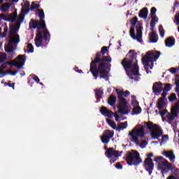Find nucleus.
Masks as SVG:
<instances>
[{
	"label": "nucleus",
	"instance_id": "obj_32",
	"mask_svg": "<svg viewBox=\"0 0 179 179\" xmlns=\"http://www.w3.org/2000/svg\"><path fill=\"white\" fill-rule=\"evenodd\" d=\"M141 112H142V108H141L140 106H138L133 108L132 114L138 115V114H141Z\"/></svg>",
	"mask_w": 179,
	"mask_h": 179
},
{
	"label": "nucleus",
	"instance_id": "obj_12",
	"mask_svg": "<svg viewBox=\"0 0 179 179\" xmlns=\"http://www.w3.org/2000/svg\"><path fill=\"white\" fill-rule=\"evenodd\" d=\"M130 36L133 38V40H137L138 43H142L143 40H142V27H138L136 29V36H135V29L134 27L130 28Z\"/></svg>",
	"mask_w": 179,
	"mask_h": 179
},
{
	"label": "nucleus",
	"instance_id": "obj_19",
	"mask_svg": "<svg viewBox=\"0 0 179 179\" xmlns=\"http://www.w3.org/2000/svg\"><path fill=\"white\" fill-rule=\"evenodd\" d=\"M163 155L164 157H168L170 162L174 163L176 160V155H174V152H173V151H164Z\"/></svg>",
	"mask_w": 179,
	"mask_h": 179
},
{
	"label": "nucleus",
	"instance_id": "obj_10",
	"mask_svg": "<svg viewBox=\"0 0 179 179\" xmlns=\"http://www.w3.org/2000/svg\"><path fill=\"white\" fill-rule=\"evenodd\" d=\"M145 124L148 129L152 130L151 135L154 139H158V138L162 136L163 133L157 124H153V122H149L148 123Z\"/></svg>",
	"mask_w": 179,
	"mask_h": 179
},
{
	"label": "nucleus",
	"instance_id": "obj_4",
	"mask_svg": "<svg viewBox=\"0 0 179 179\" xmlns=\"http://www.w3.org/2000/svg\"><path fill=\"white\" fill-rule=\"evenodd\" d=\"M19 29H20V22H16L15 24L10 25V31H9V43L5 46V51L6 52H13L15 50L13 48V44H19L20 43V36L17 34L19 31Z\"/></svg>",
	"mask_w": 179,
	"mask_h": 179
},
{
	"label": "nucleus",
	"instance_id": "obj_15",
	"mask_svg": "<svg viewBox=\"0 0 179 179\" xmlns=\"http://www.w3.org/2000/svg\"><path fill=\"white\" fill-rule=\"evenodd\" d=\"M104 149L106 150L105 155L108 159H111V157H120V156H121L120 152H118L117 150H114V148H110L108 149L107 146H105Z\"/></svg>",
	"mask_w": 179,
	"mask_h": 179
},
{
	"label": "nucleus",
	"instance_id": "obj_3",
	"mask_svg": "<svg viewBox=\"0 0 179 179\" xmlns=\"http://www.w3.org/2000/svg\"><path fill=\"white\" fill-rule=\"evenodd\" d=\"M138 60L136 58L132 59H128L124 58L122 61V65L127 72V75L129 76V79L134 80V82H138L141 78V74H139V66H138Z\"/></svg>",
	"mask_w": 179,
	"mask_h": 179
},
{
	"label": "nucleus",
	"instance_id": "obj_8",
	"mask_svg": "<svg viewBox=\"0 0 179 179\" xmlns=\"http://www.w3.org/2000/svg\"><path fill=\"white\" fill-rule=\"evenodd\" d=\"M126 162L129 166H139L142 163V158L138 151L131 150L127 152Z\"/></svg>",
	"mask_w": 179,
	"mask_h": 179
},
{
	"label": "nucleus",
	"instance_id": "obj_33",
	"mask_svg": "<svg viewBox=\"0 0 179 179\" xmlns=\"http://www.w3.org/2000/svg\"><path fill=\"white\" fill-rule=\"evenodd\" d=\"M16 17L17 16L15 14H10L7 16V20H8V22H12L13 23V22L16 20Z\"/></svg>",
	"mask_w": 179,
	"mask_h": 179
},
{
	"label": "nucleus",
	"instance_id": "obj_21",
	"mask_svg": "<svg viewBox=\"0 0 179 179\" xmlns=\"http://www.w3.org/2000/svg\"><path fill=\"white\" fill-rule=\"evenodd\" d=\"M176 44V39L173 36L168 37L165 40V45L166 47H173Z\"/></svg>",
	"mask_w": 179,
	"mask_h": 179
},
{
	"label": "nucleus",
	"instance_id": "obj_46",
	"mask_svg": "<svg viewBox=\"0 0 179 179\" xmlns=\"http://www.w3.org/2000/svg\"><path fill=\"white\" fill-rule=\"evenodd\" d=\"M33 79L35 80V82H36V83H40V78H38L37 76H34Z\"/></svg>",
	"mask_w": 179,
	"mask_h": 179
},
{
	"label": "nucleus",
	"instance_id": "obj_9",
	"mask_svg": "<svg viewBox=\"0 0 179 179\" xmlns=\"http://www.w3.org/2000/svg\"><path fill=\"white\" fill-rule=\"evenodd\" d=\"M160 57V52H148L145 57L142 58L143 64L145 65V68H149V65H153L155 61H157V58Z\"/></svg>",
	"mask_w": 179,
	"mask_h": 179
},
{
	"label": "nucleus",
	"instance_id": "obj_41",
	"mask_svg": "<svg viewBox=\"0 0 179 179\" xmlns=\"http://www.w3.org/2000/svg\"><path fill=\"white\" fill-rule=\"evenodd\" d=\"M171 90V85L165 84V88L164 89V92H169Z\"/></svg>",
	"mask_w": 179,
	"mask_h": 179
},
{
	"label": "nucleus",
	"instance_id": "obj_55",
	"mask_svg": "<svg viewBox=\"0 0 179 179\" xmlns=\"http://www.w3.org/2000/svg\"><path fill=\"white\" fill-rule=\"evenodd\" d=\"M115 121H117V122H118L120 116L118 115H115Z\"/></svg>",
	"mask_w": 179,
	"mask_h": 179
},
{
	"label": "nucleus",
	"instance_id": "obj_35",
	"mask_svg": "<svg viewBox=\"0 0 179 179\" xmlns=\"http://www.w3.org/2000/svg\"><path fill=\"white\" fill-rule=\"evenodd\" d=\"M4 86H8L9 87H12L13 90H15V83H12V81L8 80L7 83H3Z\"/></svg>",
	"mask_w": 179,
	"mask_h": 179
},
{
	"label": "nucleus",
	"instance_id": "obj_51",
	"mask_svg": "<svg viewBox=\"0 0 179 179\" xmlns=\"http://www.w3.org/2000/svg\"><path fill=\"white\" fill-rule=\"evenodd\" d=\"M74 70L76 71V72H78V73H83V71H82V70H79V68L76 67L74 69Z\"/></svg>",
	"mask_w": 179,
	"mask_h": 179
},
{
	"label": "nucleus",
	"instance_id": "obj_45",
	"mask_svg": "<svg viewBox=\"0 0 179 179\" xmlns=\"http://www.w3.org/2000/svg\"><path fill=\"white\" fill-rule=\"evenodd\" d=\"M146 145H148V142L146 141H143L140 144V146L143 149V148H146Z\"/></svg>",
	"mask_w": 179,
	"mask_h": 179
},
{
	"label": "nucleus",
	"instance_id": "obj_29",
	"mask_svg": "<svg viewBox=\"0 0 179 179\" xmlns=\"http://www.w3.org/2000/svg\"><path fill=\"white\" fill-rule=\"evenodd\" d=\"M2 12L6 13L9 10V8H10V4L8 3H3L1 6Z\"/></svg>",
	"mask_w": 179,
	"mask_h": 179
},
{
	"label": "nucleus",
	"instance_id": "obj_40",
	"mask_svg": "<svg viewBox=\"0 0 179 179\" xmlns=\"http://www.w3.org/2000/svg\"><path fill=\"white\" fill-rule=\"evenodd\" d=\"M40 8V4H37L34 2H32L31 6V9H38Z\"/></svg>",
	"mask_w": 179,
	"mask_h": 179
},
{
	"label": "nucleus",
	"instance_id": "obj_57",
	"mask_svg": "<svg viewBox=\"0 0 179 179\" xmlns=\"http://www.w3.org/2000/svg\"><path fill=\"white\" fill-rule=\"evenodd\" d=\"M176 93H179V86H176Z\"/></svg>",
	"mask_w": 179,
	"mask_h": 179
},
{
	"label": "nucleus",
	"instance_id": "obj_27",
	"mask_svg": "<svg viewBox=\"0 0 179 179\" xmlns=\"http://www.w3.org/2000/svg\"><path fill=\"white\" fill-rule=\"evenodd\" d=\"M6 33H8V26L3 25V32L2 33V28L0 27V37L3 38L6 37Z\"/></svg>",
	"mask_w": 179,
	"mask_h": 179
},
{
	"label": "nucleus",
	"instance_id": "obj_2",
	"mask_svg": "<svg viewBox=\"0 0 179 179\" xmlns=\"http://www.w3.org/2000/svg\"><path fill=\"white\" fill-rule=\"evenodd\" d=\"M108 51V48L107 46H103L101 48V52L96 53L94 60L91 62L90 72L92 73L94 78L97 79L99 78V73L100 78H107L108 73L107 72V68H108V64L106 62H101L97 66V64L100 62V58Z\"/></svg>",
	"mask_w": 179,
	"mask_h": 179
},
{
	"label": "nucleus",
	"instance_id": "obj_60",
	"mask_svg": "<svg viewBox=\"0 0 179 179\" xmlns=\"http://www.w3.org/2000/svg\"><path fill=\"white\" fill-rule=\"evenodd\" d=\"M132 52H134V50H129V54H132Z\"/></svg>",
	"mask_w": 179,
	"mask_h": 179
},
{
	"label": "nucleus",
	"instance_id": "obj_31",
	"mask_svg": "<svg viewBox=\"0 0 179 179\" xmlns=\"http://www.w3.org/2000/svg\"><path fill=\"white\" fill-rule=\"evenodd\" d=\"M168 99L171 103H173V101H176L177 100H179L177 99V96L174 93H171L170 96H168Z\"/></svg>",
	"mask_w": 179,
	"mask_h": 179
},
{
	"label": "nucleus",
	"instance_id": "obj_50",
	"mask_svg": "<svg viewBox=\"0 0 179 179\" xmlns=\"http://www.w3.org/2000/svg\"><path fill=\"white\" fill-rule=\"evenodd\" d=\"M166 179H179V178H176V176H174L173 175H171Z\"/></svg>",
	"mask_w": 179,
	"mask_h": 179
},
{
	"label": "nucleus",
	"instance_id": "obj_25",
	"mask_svg": "<svg viewBox=\"0 0 179 179\" xmlns=\"http://www.w3.org/2000/svg\"><path fill=\"white\" fill-rule=\"evenodd\" d=\"M128 127V124L127 122L119 123L117 125V128L116 129L117 131H123V129H127Z\"/></svg>",
	"mask_w": 179,
	"mask_h": 179
},
{
	"label": "nucleus",
	"instance_id": "obj_16",
	"mask_svg": "<svg viewBox=\"0 0 179 179\" xmlns=\"http://www.w3.org/2000/svg\"><path fill=\"white\" fill-rule=\"evenodd\" d=\"M155 167V164L152 160V158L147 157L144 161V169L148 171L150 176L153 171V168Z\"/></svg>",
	"mask_w": 179,
	"mask_h": 179
},
{
	"label": "nucleus",
	"instance_id": "obj_48",
	"mask_svg": "<svg viewBox=\"0 0 179 179\" xmlns=\"http://www.w3.org/2000/svg\"><path fill=\"white\" fill-rule=\"evenodd\" d=\"M169 71L171 72V73H176L177 72V69H176V68H171L169 69Z\"/></svg>",
	"mask_w": 179,
	"mask_h": 179
},
{
	"label": "nucleus",
	"instance_id": "obj_36",
	"mask_svg": "<svg viewBox=\"0 0 179 179\" xmlns=\"http://www.w3.org/2000/svg\"><path fill=\"white\" fill-rule=\"evenodd\" d=\"M95 94H96V97H98V99H100V97H101V96H103V91H101L100 90H95Z\"/></svg>",
	"mask_w": 179,
	"mask_h": 179
},
{
	"label": "nucleus",
	"instance_id": "obj_39",
	"mask_svg": "<svg viewBox=\"0 0 179 179\" xmlns=\"http://www.w3.org/2000/svg\"><path fill=\"white\" fill-rule=\"evenodd\" d=\"M130 23L133 24V26H135V24L138 23V17H134V18H132L130 21Z\"/></svg>",
	"mask_w": 179,
	"mask_h": 179
},
{
	"label": "nucleus",
	"instance_id": "obj_34",
	"mask_svg": "<svg viewBox=\"0 0 179 179\" xmlns=\"http://www.w3.org/2000/svg\"><path fill=\"white\" fill-rule=\"evenodd\" d=\"M6 59H8V55H6V53L0 52V62H4Z\"/></svg>",
	"mask_w": 179,
	"mask_h": 179
},
{
	"label": "nucleus",
	"instance_id": "obj_30",
	"mask_svg": "<svg viewBox=\"0 0 179 179\" xmlns=\"http://www.w3.org/2000/svg\"><path fill=\"white\" fill-rule=\"evenodd\" d=\"M106 122L113 129H117V124H115V122L111 120L110 119H106Z\"/></svg>",
	"mask_w": 179,
	"mask_h": 179
},
{
	"label": "nucleus",
	"instance_id": "obj_64",
	"mask_svg": "<svg viewBox=\"0 0 179 179\" xmlns=\"http://www.w3.org/2000/svg\"><path fill=\"white\" fill-rule=\"evenodd\" d=\"M178 136H179V130L178 131Z\"/></svg>",
	"mask_w": 179,
	"mask_h": 179
},
{
	"label": "nucleus",
	"instance_id": "obj_43",
	"mask_svg": "<svg viewBox=\"0 0 179 179\" xmlns=\"http://www.w3.org/2000/svg\"><path fill=\"white\" fill-rule=\"evenodd\" d=\"M156 12H157L156 8L152 7L150 10V16L156 15Z\"/></svg>",
	"mask_w": 179,
	"mask_h": 179
},
{
	"label": "nucleus",
	"instance_id": "obj_58",
	"mask_svg": "<svg viewBox=\"0 0 179 179\" xmlns=\"http://www.w3.org/2000/svg\"><path fill=\"white\" fill-rule=\"evenodd\" d=\"M164 138H166V139H168L169 138V136H167V135L163 136L162 138L164 139Z\"/></svg>",
	"mask_w": 179,
	"mask_h": 179
},
{
	"label": "nucleus",
	"instance_id": "obj_52",
	"mask_svg": "<svg viewBox=\"0 0 179 179\" xmlns=\"http://www.w3.org/2000/svg\"><path fill=\"white\" fill-rule=\"evenodd\" d=\"M129 94H130L129 91H125V92H124V97H127V96H129Z\"/></svg>",
	"mask_w": 179,
	"mask_h": 179
},
{
	"label": "nucleus",
	"instance_id": "obj_42",
	"mask_svg": "<svg viewBox=\"0 0 179 179\" xmlns=\"http://www.w3.org/2000/svg\"><path fill=\"white\" fill-rule=\"evenodd\" d=\"M7 65H9V63H4L1 66H0V75H2V70L5 69Z\"/></svg>",
	"mask_w": 179,
	"mask_h": 179
},
{
	"label": "nucleus",
	"instance_id": "obj_1",
	"mask_svg": "<svg viewBox=\"0 0 179 179\" xmlns=\"http://www.w3.org/2000/svg\"><path fill=\"white\" fill-rule=\"evenodd\" d=\"M36 13L40 20H31L29 26L31 29H37V34L34 40L36 47L45 46L48 43H50V32L46 29L45 21L44 20L45 15L43 9H37Z\"/></svg>",
	"mask_w": 179,
	"mask_h": 179
},
{
	"label": "nucleus",
	"instance_id": "obj_47",
	"mask_svg": "<svg viewBox=\"0 0 179 179\" xmlns=\"http://www.w3.org/2000/svg\"><path fill=\"white\" fill-rule=\"evenodd\" d=\"M167 92V91H164V92L162 93V97H161V99H164V100L165 97L167 96V92Z\"/></svg>",
	"mask_w": 179,
	"mask_h": 179
},
{
	"label": "nucleus",
	"instance_id": "obj_18",
	"mask_svg": "<svg viewBox=\"0 0 179 179\" xmlns=\"http://www.w3.org/2000/svg\"><path fill=\"white\" fill-rule=\"evenodd\" d=\"M100 111L103 115H104L105 117H108V118H111V117L114 115V113L108 110L105 106H101Z\"/></svg>",
	"mask_w": 179,
	"mask_h": 179
},
{
	"label": "nucleus",
	"instance_id": "obj_56",
	"mask_svg": "<svg viewBox=\"0 0 179 179\" xmlns=\"http://www.w3.org/2000/svg\"><path fill=\"white\" fill-rule=\"evenodd\" d=\"M175 85H176V86H178H178H179V80H176Z\"/></svg>",
	"mask_w": 179,
	"mask_h": 179
},
{
	"label": "nucleus",
	"instance_id": "obj_61",
	"mask_svg": "<svg viewBox=\"0 0 179 179\" xmlns=\"http://www.w3.org/2000/svg\"><path fill=\"white\" fill-rule=\"evenodd\" d=\"M12 2H18L19 0H11Z\"/></svg>",
	"mask_w": 179,
	"mask_h": 179
},
{
	"label": "nucleus",
	"instance_id": "obj_37",
	"mask_svg": "<svg viewBox=\"0 0 179 179\" xmlns=\"http://www.w3.org/2000/svg\"><path fill=\"white\" fill-rule=\"evenodd\" d=\"M159 31L161 37H164V29H163V26L159 25Z\"/></svg>",
	"mask_w": 179,
	"mask_h": 179
},
{
	"label": "nucleus",
	"instance_id": "obj_7",
	"mask_svg": "<svg viewBox=\"0 0 179 179\" xmlns=\"http://www.w3.org/2000/svg\"><path fill=\"white\" fill-rule=\"evenodd\" d=\"M131 142H134L139 146V138L145 136V126L137 125L129 134Z\"/></svg>",
	"mask_w": 179,
	"mask_h": 179
},
{
	"label": "nucleus",
	"instance_id": "obj_44",
	"mask_svg": "<svg viewBox=\"0 0 179 179\" xmlns=\"http://www.w3.org/2000/svg\"><path fill=\"white\" fill-rule=\"evenodd\" d=\"M115 167L116 169H118V170H122V165L121 164L120 162H117L116 164H115Z\"/></svg>",
	"mask_w": 179,
	"mask_h": 179
},
{
	"label": "nucleus",
	"instance_id": "obj_6",
	"mask_svg": "<svg viewBox=\"0 0 179 179\" xmlns=\"http://www.w3.org/2000/svg\"><path fill=\"white\" fill-rule=\"evenodd\" d=\"M116 93L117 94V97L119 99V104L117 106L118 113L120 114L126 115L129 114L131 112V106H128V102L125 98L122 97L124 96V92L118 90L116 89Z\"/></svg>",
	"mask_w": 179,
	"mask_h": 179
},
{
	"label": "nucleus",
	"instance_id": "obj_53",
	"mask_svg": "<svg viewBox=\"0 0 179 179\" xmlns=\"http://www.w3.org/2000/svg\"><path fill=\"white\" fill-rule=\"evenodd\" d=\"M17 72H19V70H16V71H12L11 72V75L15 76V75H16V73H17Z\"/></svg>",
	"mask_w": 179,
	"mask_h": 179
},
{
	"label": "nucleus",
	"instance_id": "obj_62",
	"mask_svg": "<svg viewBox=\"0 0 179 179\" xmlns=\"http://www.w3.org/2000/svg\"><path fill=\"white\" fill-rule=\"evenodd\" d=\"M1 3H3V0H0V5H1Z\"/></svg>",
	"mask_w": 179,
	"mask_h": 179
},
{
	"label": "nucleus",
	"instance_id": "obj_17",
	"mask_svg": "<svg viewBox=\"0 0 179 179\" xmlns=\"http://www.w3.org/2000/svg\"><path fill=\"white\" fill-rule=\"evenodd\" d=\"M152 90L155 94L162 93L163 92V83L161 82L155 83L152 85Z\"/></svg>",
	"mask_w": 179,
	"mask_h": 179
},
{
	"label": "nucleus",
	"instance_id": "obj_28",
	"mask_svg": "<svg viewBox=\"0 0 179 179\" xmlns=\"http://www.w3.org/2000/svg\"><path fill=\"white\" fill-rule=\"evenodd\" d=\"M150 39L151 43H157V34L152 32L150 35Z\"/></svg>",
	"mask_w": 179,
	"mask_h": 179
},
{
	"label": "nucleus",
	"instance_id": "obj_49",
	"mask_svg": "<svg viewBox=\"0 0 179 179\" xmlns=\"http://www.w3.org/2000/svg\"><path fill=\"white\" fill-rule=\"evenodd\" d=\"M175 19L176 20V24H179V14L175 16Z\"/></svg>",
	"mask_w": 179,
	"mask_h": 179
},
{
	"label": "nucleus",
	"instance_id": "obj_14",
	"mask_svg": "<svg viewBox=\"0 0 179 179\" xmlns=\"http://www.w3.org/2000/svg\"><path fill=\"white\" fill-rule=\"evenodd\" d=\"M114 136V131H111L109 129H106L103 131L101 140L102 143H108L110 139Z\"/></svg>",
	"mask_w": 179,
	"mask_h": 179
},
{
	"label": "nucleus",
	"instance_id": "obj_20",
	"mask_svg": "<svg viewBox=\"0 0 179 179\" xmlns=\"http://www.w3.org/2000/svg\"><path fill=\"white\" fill-rule=\"evenodd\" d=\"M148 13L149 10H148V8L145 7L140 10L138 16L139 17H141V19H148Z\"/></svg>",
	"mask_w": 179,
	"mask_h": 179
},
{
	"label": "nucleus",
	"instance_id": "obj_24",
	"mask_svg": "<svg viewBox=\"0 0 179 179\" xmlns=\"http://www.w3.org/2000/svg\"><path fill=\"white\" fill-rule=\"evenodd\" d=\"M101 62H111V57L103 56L100 58L99 62H98L97 64L100 65Z\"/></svg>",
	"mask_w": 179,
	"mask_h": 179
},
{
	"label": "nucleus",
	"instance_id": "obj_13",
	"mask_svg": "<svg viewBox=\"0 0 179 179\" xmlns=\"http://www.w3.org/2000/svg\"><path fill=\"white\" fill-rule=\"evenodd\" d=\"M26 62V56L24 55H20L17 57V58L10 62L11 65H14L18 69L23 68L24 65V62Z\"/></svg>",
	"mask_w": 179,
	"mask_h": 179
},
{
	"label": "nucleus",
	"instance_id": "obj_63",
	"mask_svg": "<svg viewBox=\"0 0 179 179\" xmlns=\"http://www.w3.org/2000/svg\"><path fill=\"white\" fill-rule=\"evenodd\" d=\"M175 171H177V173H178V169H175Z\"/></svg>",
	"mask_w": 179,
	"mask_h": 179
},
{
	"label": "nucleus",
	"instance_id": "obj_59",
	"mask_svg": "<svg viewBox=\"0 0 179 179\" xmlns=\"http://www.w3.org/2000/svg\"><path fill=\"white\" fill-rule=\"evenodd\" d=\"M110 163H115V159H110Z\"/></svg>",
	"mask_w": 179,
	"mask_h": 179
},
{
	"label": "nucleus",
	"instance_id": "obj_5",
	"mask_svg": "<svg viewBox=\"0 0 179 179\" xmlns=\"http://www.w3.org/2000/svg\"><path fill=\"white\" fill-rule=\"evenodd\" d=\"M159 114L164 120V115L166 117L167 122L169 124H173V121L176 118H178L179 114V100H177L171 108V112H169L166 109L159 110Z\"/></svg>",
	"mask_w": 179,
	"mask_h": 179
},
{
	"label": "nucleus",
	"instance_id": "obj_26",
	"mask_svg": "<svg viewBox=\"0 0 179 179\" xmlns=\"http://www.w3.org/2000/svg\"><path fill=\"white\" fill-rule=\"evenodd\" d=\"M117 101V97L114 95H110L108 99V103L110 104V106H114L115 104V102Z\"/></svg>",
	"mask_w": 179,
	"mask_h": 179
},
{
	"label": "nucleus",
	"instance_id": "obj_54",
	"mask_svg": "<svg viewBox=\"0 0 179 179\" xmlns=\"http://www.w3.org/2000/svg\"><path fill=\"white\" fill-rule=\"evenodd\" d=\"M147 157H149V159H150V157H153V153H149L148 155H147Z\"/></svg>",
	"mask_w": 179,
	"mask_h": 179
},
{
	"label": "nucleus",
	"instance_id": "obj_11",
	"mask_svg": "<svg viewBox=\"0 0 179 179\" xmlns=\"http://www.w3.org/2000/svg\"><path fill=\"white\" fill-rule=\"evenodd\" d=\"M155 162L158 163L159 167L162 169L166 168L168 170H173V165L163 157H157L155 158Z\"/></svg>",
	"mask_w": 179,
	"mask_h": 179
},
{
	"label": "nucleus",
	"instance_id": "obj_22",
	"mask_svg": "<svg viewBox=\"0 0 179 179\" xmlns=\"http://www.w3.org/2000/svg\"><path fill=\"white\" fill-rule=\"evenodd\" d=\"M157 107L159 110H163L166 107V103L164 102V98H159L157 101Z\"/></svg>",
	"mask_w": 179,
	"mask_h": 179
},
{
	"label": "nucleus",
	"instance_id": "obj_38",
	"mask_svg": "<svg viewBox=\"0 0 179 179\" xmlns=\"http://www.w3.org/2000/svg\"><path fill=\"white\" fill-rule=\"evenodd\" d=\"M28 52H33L34 51V48L31 43L27 45Z\"/></svg>",
	"mask_w": 179,
	"mask_h": 179
},
{
	"label": "nucleus",
	"instance_id": "obj_23",
	"mask_svg": "<svg viewBox=\"0 0 179 179\" xmlns=\"http://www.w3.org/2000/svg\"><path fill=\"white\" fill-rule=\"evenodd\" d=\"M150 16L152 18L150 22V27L152 28V30H153V29H155V23L159 22V18L157 17V16H156V15H150Z\"/></svg>",
	"mask_w": 179,
	"mask_h": 179
}]
</instances>
